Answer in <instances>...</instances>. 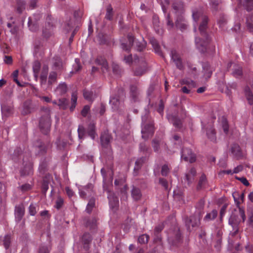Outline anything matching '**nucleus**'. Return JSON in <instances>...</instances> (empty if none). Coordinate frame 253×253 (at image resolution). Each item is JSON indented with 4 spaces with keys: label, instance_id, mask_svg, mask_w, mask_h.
I'll use <instances>...</instances> for the list:
<instances>
[{
    "label": "nucleus",
    "instance_id": "obj_1",
    "mask_svg": "<svg viewBox=\"0 0 253 253\" xmlns=\"http://www.w3.org/2000/svg\"><path fill=\"white\" fill-rule=\"evenodd\" d=\"M192 16L195 22L201 20L199 30L203 39L196 37L195 44L197 49L201 52L204 53L207 51L208 45L211 41V39L207 32L208 18L207 16L203 15L201 12L198 11H193Z\"/></svg>",
    "mask_w": 253,
    "mask_h": 253
},
{
    "label": "nucleus",
    "instance_id": "obj_2",
    "mask_svg": "<svg viewBox=\"0 0 253 253\" xmlns=\"http://www.w3.org/2000/svg\"><path fill=\"white\" fill-rule=\"evenodd\" d=\"M22 152V148L17 147L14 150L11 158L15 162H18L22 157L24 167L20 170L21 175L24 176L31 175L33 173V170L32 164L30 160L31 155L29 153L27 155L26 152L23 153Z\"/></svg>",
    "mask_w": 253,
    "mask_h": 253
},
{
    "label": "nucleus",
    "instance_id": "obj_3",
    "mask_svg": "<svg viewBox=\"0 0 253 253\" xmlns=\"http://www.w3.org/2000/svg\"><path fill=\"white\" fill-rule=\"evenodd\" d=\"M172 12L176 16L175 26L181 31L187 29V24L183 17L184 12L183 3L180 0L175 1L172 4Z\"/></svg>",
    "mask_w": 253,
    "mask_h": 253
},
{
    "label": "nucleus",
    "instance_id": "obj_4",
    "mask_svg": "<svg viewBox=\"0 0 253 253\" xmlns=\"http://www.w3.org/2000/svg\"><path fill=\"white\" fill-rule=\"evenodd\" d=\"M124 60L126 63L129 65L132 62H138L140 64V66L137 68L134 71V75L135 76H142L147 71V63L143 58L139 59L137 56L135 55L133 59L131 54H129L127 56L125 55Z\"/></svg>",
    "mask_w": 253,
    "mask_h": 253
},
{
    "label": "nucleus",
    "instance_id": "obj_5",
    "mask_svg": "<svg viewBox=\"0 0 253 253\" xmlns=\"http://www.w3.org/2000/svg\"><path fill=\"white\" fill-rule=\"evenodd\" d=\"M142 137L147 139L152 136L154 133L153 122L149 118L148 114L142 117Z\"/></svg>",
    "mask_w": 253,
    "mask_h": 253
},
{
    "label": "nucleus",
    "instance_id": "obj_6",
    "mask_svg": "<svg viewBox=\"0 0 253 253\" xmlns=\"http://www.w3.org/2000/svg\"><path fill=\"white\" fill-rule=\"evenodd\" d=\"M50 110L48 109H45L43 110V114L40 119L39 127L43 134H47L50 131Z\"/></svg>",
    "mask_w": 253,
    "mask_h": 253
},
{
    "label": "nucleus",
    "instance_id": "obj_7",
    "mask_svg": "<svg viewBox=\"0 0 253 253\" xmlns=\"http://www.w3.org/2000/svg\"><path fill=\"white\" fill-rule=\"evenodd\" d=\"M201 218L202 217H200L195 214L189 217H186L184 220L187 230L189 232H191L194 230L195 228L199 227L200 225Z\"/></svg>",
    "mask_w": 253,
    "mask_h": 253
},
{
    "label": "nucleus",
    "instance_id": "obj_8",
    "mask_svg": "<svg viewBox=\"0 0 253 253\" xmlns=\"http://www.w3.org/2000/svg\"><path fill=\"white\" fill-rule=\"evenodd\" d=\"M128 44L126 43H122V46L124 50L129 51L131 46L135 45L138 51H141L145 48V44L136 41L133 36L132 35H128L127 36Z\"/></svg>",
    "mask_w": 253,
    "mask_h": 253
},
{
    "label": "nucleus",
    "instance_id": "obj_9",
    "mask_svg": "<svg viewBox=\"0 0 253 253\" xmlns=\"http://www.w3.org/2000/svg\"><path fill=\"white\" fill-rule=\"evenodd\" d=\"M111 139V136L106 132L102 133L100 137L101 144L104 148V151H106L108 155H111L112 154V150L110 145Z\"/></svg>",
    "mask_w": 253,
    "mask_h": 253
},
{
    "label": "nucleus",
    "instance_id": "obj_10",
    "mask_svg": "<svg viewBox=\"0 0 253 253\" xmlns=\"http://www.w3.org/2000/svg\"><path fill=\"white\" fill-rule=\"evenodd\" d=\"M170 56L176 68L180 70H183L184 67L180 54L176 50L172 49L171 51Z\"/></svg>",
    "mask_w": 253,
    "mask_h": 253
},
{
    "label": "nucleus",
    "instance_id": "obj_11",
    "mask_svg": "<svg viewBox=\"0 0 253 253\" xmlns=\"http://www.w3.org/2000/svg\"><path fill=\"white\" fill-rule=\"evenodd\" d=\"M181 159L186 162L193 163L196 161V155L192 152L191 149L184 147L181 151Z\"/></svg>",
    "mask_w": 253,
    "mask_h": 253
},
{
    "label": "nucleus",
    "instance_id": "obj_12",
    "mask_svg": "<svg viewBox=\"0 0 253 253\" xmlns=\"http://www.w3.org/2000/svg\"><path fill=\"white\" fill-rule=\"evenodd\" d=\"M34 145L38 155H42L47 152V150L51 147V144L49 142L44 143L39 140L35 143Z\"/></svg>",
    "mask_w": 253,
    "mask_h": 253
},
{
    "label": "nucleus",
    "instance_id": "obj_13",
    "mask_svg": "<svg viewBox=\"0 0 253 253\" xmlns=\"http://www.w3.org/2000/svg\"><path fill=\"white\" fill-rule=\"evenodd\" d=\"M103 189L104 191H107L108 193V199L109 200V203L110 208L112 209L117 208L119 205L118 198L113 192L106 188V187L104 185L103 186Z\"/></svg>",
    "mask_w": 253,
    "mask_h": 253
},
{
    "label": "nucleus",
    "instance_id": "obj_14",
    "mask_svg": "<svg viewBox=\"0 0 253 253\" xmlns=\"http://www.w3.org/2000/svg\"><path fill=\"white\" fill-rule=\"evenodd\" d=\"M203 129H205L206 131L207 136L210 141L215 142L216 140V132L215 129L213 127L212 124H210L206 127L203 126Z\"/></svg>",
    "mask_w": 253,
    "mask_h": 253
},
{
    "label": "nucleus",
    "instance_id": "obj_15",
    "mask_svg": "<svg viewBox=\"0 0 253 253\" xmlns=\"http://www.w3.org/2000/svg\"><path fill=\"white\" fill-rule=\"evenodd\" d=\"M181 234L179 230H176L173 233V236L168 238L169 243L173 246H178L181 242Z\"/></svg>",
    "mask_w": 253,
    "mask_h": 253
},
{
    "label": "nucleus",
    "instance_id": "obj_16",
    "mask_svg": "<svg viewBox=\"0 0 253 253\" xmlns=\"http://www.w3.org/2000/svg\"><path fill=\"white\" fill-rule=\"evenodd\" d=\"M93 186L91 183H88L86 186L84 187V189H79V194L81 198H85L87 193L89 195H92L93 193Z\"/></svg>",
    "mask_w": 253,
    "mask_h": 253
},
{
    "label": "nucleus",
    "instance_id": "obj_17",
    "mask_svg": "<svg viewBox=\"0 0 253 253\" xmlns=\"http://www.w3.org/2000/svg\"><path fill=\"white\" fill-rule=\"evenodd\" d=\"M239 222L237 219L236 216L235 214H232L229 219V223L232 226L233 229L234 230V231L233 233V235H236L238 232V226Z\"/></svg>",
    "mask_w": 253,
    "mask_h": 253
},
{
    "label": "nucleus",
    "instance_id": "obj_18",
    "mask_svg": "<svg viewBox=\"0 0 253 253\" xmlns=\"http://www.w3.org/2000/svg\"><path fill=\"white\" fill-rule=\"evenodd\" d=\"M96 64L101 65V70L103 73L107 72L108 70V65L106 60L102 56L98 57L95 60Z\"/></svg>",
    "mask_w": 253,
    "mask_h": 253
},
{
    "label": "nucleus",
    "instance_id": "obj_19",
    "mask_svg": "<svg viewBox=\"0 0 253 253\" xmlns=\"http://www.w3.org/2000/svg\"><path fill=\"white\" fill-rule=\"evenodd\" d=\"M164 226L163 224H159L156 226L154 229V241L155 243L161 241V237L160 233L164 229Z\"/></svg>",
    "mask_w": 253,
    "mask_h": 253
},
{
    "label": "nucleus",
    "instance_id": "obj_20",
    "mask_svg": "<svg viewBox=\"0 0 253 253\" xmlns=\"http://www.w3.org/2000/svg\"><path fill=\"white\" fill-rule=\"evenodd\" d=\"M205 206V201L203 199H201L197 204L196 206V211L194 214H197L200 217L203 216L204 213V208Z\"/></svg>",
    "mask_w": 253,
    "mask_h": 253
},
{
    "label": "nucleus",
    "instance_id": "obj_21",
    "mask_svg": "<svg viewBox=\"0 0 253 253\" xmlns=\"http://www.w3.org/2000/svg\"><path fill=\"white\" fill-rule=\"evenodd\" d=\"M238 4L242 5L247 11L253 10V0H237Z\"/></svg>",
    "mask_w": 253,
    "mask_h": 253
},
{
    "label": "nucleus",
    "instance_id": "obj_22",
    "mask_svg": "<svg viewBox=\"0 0 253 253\" xmlns=\"http://www.w3.org/2000/svg\"><path fill=\"white\" fill-rule=\"evenodd\" d=\"M140 95V90L135 85L130 86V95L134 101L137 100Z\"/></svg>",
    "mask_w": 253,
    "mask_h": 253
},
{
    "label": "nucleus",
    "instance_id": "obj_23",
    "mask_svg": "<svg viewBox=\"0 0 253 253\" xmlns=\"http://www.w3.org/2000/svg\"><path fill=\"white\" fill-rule=\"evenodd\" d=\"M196 174V170L195 168H192L185 174V180L188 185L192 183L194 180V177Z\"/></svg>",
    "mask_w": 253,
    "mask_h": 253
},
{
    "label": "nucleus",
    "instance_id": "obj_24",
    "mask_svg": "<svg viewBox=\"0 0 253 253\" xmlns=\"http://www.w3.org/2000/svg\"><path fill=\"white\" fill-rule=\"evenodd\" d=\"M203 69L205 77L206 79L210 78L211 77L213 71V69L210 64L208 62L204 63L203 64Z\"/></svg>",
    "mask_w": 253,
    "mask_h": 253
},
{
    "label": "nucleus",
    "instance_id": "obj_25",
    "mask_svg": "<svg viewBox=\"0 0 253 253\" xmlns=\"http://www.w3.org/2000/svg\"><path fill=\"white\" fill-rule=\"evenodd\" d=\"M33 110L32 102L30 100H27L23 103L22 114L24 115H27L32 112Z\"/></svg>",
    "mask_w": 253,
    "mask_h": 253
},
{
    "label": "nucleus",
    "instance_id": "obj_26",
    "mask_svg": "<svg viewBox=\"0 0 253 253\" xmlns=\"http://www.w3.org/2000/svg\"><path fill=\"white\" fill-rule=\"evenodd\" d=\"M131 195L134 200H139L141 199L142 197V193L140 189L137 187L133 186L131 191Z\"/></svg>",
    "mask_w": 253,
    "mask_h": 253
},
{
    "label": "nucleus",
    "instance_id": "obj_27",
    "mask_svg": "<svg viewBox=\"0 0 253 253\" xmlns=\"http://www.w3.org/2000/svg\"><path fill=\"white\" fill-rule=\"evenodd\" d=\"M2 243L4 248L7 250L10 246L11 242V237L10 235H6L3 237H0V243Z\"/></svg>",
    "mask_w": 253,
    "mask_h": 253
},
{
    "label": "nucleus",
    "instance_id": "obj_28",
    "mask_svg": "<svg viewBox=\"0 0 253 253\" xmlns=\"http://www.w3.org/2000/svg\"><path fill=\"white\" fill-rule=\"evenodd\" d=\"M48 72V66L46 65H44L42 68V71L40 76L41 84H45L46 83Z\"/></svg>",
    "mask_w": 253,
    "mask_h": 253
},
{
    "label": "nucleus",
    "instance_id": "obj_29",
    "mask_svg": "<svg viewBox=\"0 0 253 253\" xmlns=\"http://www.w3.org/2000/svg\"><path fill=\"white\" fill-rule=\"evenodd\" d=\"M244 92L248 103L250 105H253V93L248 86L245 87Z\"/></svg>",
    "mask_w": 253,
    "mask_h": 253
},
{
    "label": "nucleus",
    "instance_id": "obj_30",
    "mask_svg": "<svg viewBox=\"0 0 253 253\" xmlns=\"http://www.w3.org/2000/svg\"><path fill=\"white\" fill-rule=\"evenodd\" d=\"M146 160V157H141L139 159H138L135 163V166L134 168V175H137L139 170L141 169L142 165L145 162Z\"/></svg>",
    "mask_w": 253,
    "mask_h": 253
},
{
    "label": "nucleus",
    "instance_id": "obj_31",
    "mask_svg": "<svg viewBox=\"0 0 253 253\" xmlns=\"http://www.w3.org/2000/svg\"><path fill=\"white\" fill-rule=\"evenodd\" d=\"M87 133L92 139L94 140L97 135L95 131V126L93 123H90L87 128Z\"/></svg>",
    "mask_w": 253,
    "mask_h": 253
},
{
    "label": "nucleus",
    "instance_id": "obj_32",
    "mask_svg": "<svg viewBox=\"0 0 253 253\" xmlns=\"http://www.w3.org/2000/svg\"><path fill=\"white\" fill-rule=\"evenodd\" d=\"M85 226L90 229H94L97 227V219L95 217L88 218L85 221Z\"/></svg>",
    "mask_w": 253,
    "mask_h": 253
},
{
    "label": "nucleus",
    "instance_id": "obj_33",
    "mask_svg": "<svg viewBox=\"0 0 253 253\" xmlns=\"http://www.w3.org/2000/svg\"><path fill=\"white\" fill-rule=\"evenodd\" d=\"M231 152L234 156L237 158L242 156V152L239 145L233 144L231 148Z\"/></svg>",
    "mask_w": 253,
    "mask_h": 253
},
{
    "label": "nucleus",
    "instance_id": "obj_34",
    "mask_svg": "<svg viewBox=\"0 0 253 253\" xmlns=\"http://www.w3.org/2000/svg\"><path fill=\"white\" fill-rule=\"evenodd\" d=\"M15 212L16 220L20 221L24 214V209L21 206H16L15 207Z\"/></svg>",
    "mask_w": 253,
    "mask_h": 253
},
{
    "label": "nucleus",
    "instance_id": "obj_35",
    "mask_svg": "<svg viewBox=\"0 0 253 253\" xmlns=\"http://www.w3.org/2000/svg\"><path fill=\"white\" fill-rule=\"evenodd\" d=\"M91 240V236L89 233H85L83 235L82 237V241L84 244V248L85 250H87L88 249V244L90 243Z\"/></svg>",
    "mask_w": 253,
    "mask_h": 253
},
{
    "label": "nucleus",
    "instance_id": "obj_36",
    "mask_svg": "<svg viewBox=\"0 0 253 253\" xmlns=\"http://www.w3.org/2000/svg\"><path fill=\"white\" fill-rule=\"evenodd\" d=\"M246 25L247 30L253 33V13L247 17Z\"/></svg>",
    "mask_w": 253,
    "mask_h": 253
},
{
    "label": "nucleus",
    "instance_id": "obj_37",
    "mask_svg": "<svg viewBox=\"0 0 253 253\" xmlns=\"http://www.w3.org/2000/svg\"><path fill=\"white\" fill-rule=\"evenodd\" d=\"M67 91V85L65 83L60 84L56 87L55 92L57 94L62 95L66 93Z\"/></svg>",
    "mask_w": 253,
    "mask_h": 253
},
{
    "label": "nucleus",
    "instance_id": "obj_38",
    "mask_svg": "<svg viewBox=\"0 0 253 253\" xmlns=\"http://www.w3.org/2000/svg\"><path fill=\"white\" fill-rule=\"evenodd\" d=\"M232 74L234 77L240 78L243 74L242 67L238 65H234Z\"/></svg>",
    "mask_w": 253,
    "mask_h": 253
},
{
    "label": "nucleus",
    "instance_id": "obj_39",
    "mask_svg": "<svg viewBox=\"0 0 253 253\" xmlns=\"http://www.w3.org/2000/svg\"><path fill=\"white\" fill-rule=\"evenodd\" d=\"M110 103L112 105V109L116 111L118 109L120 102L117 97H111L110 100Z\"/></svg>",
    "mask_w": 253,
    "mask_h": 253
},
{
    "label": "nucleus",
    "instance_id": "obj_40",
    "mask_svg": "<svg viewBox=\"0 0 253 253\" xmlns=\"http://www.w3.org/2000/svg\"><path fill=\"white\" fill-rule=\"evenodd\" d=\"M150 43L152 45L155 52L161 56H162V53L160 50V46L158 42L154 38H151L150 40Z\"/></svg>",
    "mask_w": 253,
    "mask_h": 253
},
{
    "label": "nucleus",
    "instance_id": "obj_41",
    "mask_svg": "<svg viewBox=\"0 0 253 253\" xmlns=\"http://www.w3.org/2000/svg\"><path fill=\"white\" fill-rule=\"evenodd\" d=\"M78 99V94L76 91L73 92L71 95V105L70 108L71 111H73L76 106L77 101Z\"/></svg>",
    "mask_w": 253,
    "mask_h": 253
},
{
    "label": "nucleus",
    "instance_id": "obj_42",
    "mask_svg": "<svg viewBox=\"0 0 253 253\" xmlns=\"http://www.w3.org/2000/svg\"><path fill=\"white\" fill-rule=\"evenodd\" d=\"M68 101L65 98L59 99L58 100V106L60 109L65 110L67 108Z\"/></svg>",
    "mask_w": 253,
    "mask_h": 253
},
{
    "label": "nucleus",
    "instance_id": "obj_43",
    "mask_svg": "<svg viewBox=\"0 0 253 253\" xmlns=\"http://www.w3.org/2000/svg\"><path fill=\"white\" fill-rule=\"evenodd\" d=\"M207 184V178L204 174H203L199 179L198 184L197 185V189H201L205 187Z\"/></svg>",
    "mask_w": 253,
    "mask_h": 253
},
{
    "label": "nucleus",
    "instance_id": "obj_44",
    "mask_svg": "<svg viewBox=\"0 0 253 253\" xmlns=\"http://www.w3.org/2000/svg\"><path fill=\"white\" fill-rule=\"evenodd\" d=\"M84 98L88 101H92L94 99L92 91L84 89L83 92Z\"/></svg>",
    "mask_w": 253,
    "mask_h": 253
},
{
    "label": "nucleus",
    "instance_id": "obj_45",
    "mask_svg": "<svg viewBox=\"0 0 253 253\" xmlns=\"http://www.w3.org/2000/svg\"><path fill=\"white\" fill-rule=\"evenodd\" d=\"M95 200L94 198H91L89 199V202L87 205L86 211L87 213H90L93 208L95 207Z\"/></svg>",
    "mask_w": 253,
    "mask_h": 253
},
{
    "label": "nucleus",
    "instance_id": "obj_46",
    "mask_svg": "<svg viewBox=\"0 0 253 253\" xmlns=\"http://www.w3.org/2000/svg\"><path fill=\"white\" fill-rule=\"evenodd\" d=\"M25 2L23 0H17V11L19 13L22 12L25 8Z\"/></svg>",
    "mask_w": 253,
    "mask_h": 253
},
{
    "label": "nucleus",
    "instance_id": "obj_47",
    "mask_svg": "<svg viewBox=\"0 0 253 253\" xmlns=\"http://www.w3.org/2000/svg\"><path fill=\"white\" fill-rule=\"evenodd\" d=\"M181 83L182 84L188 85V88L194 87L196 86V83L189 79H183L181 81Z\"/></svg>",
    "mask_w": 253,
    "mask_h": 253
},
{
    "label": "nucleus",
    "instance_id": "obj_48",
    "mask_svg": "<svg viewBox=\"0 0 253 253\" xmlns=\"http://www.w3.org/2000/svg\"><path fill=\"white\" fill-rule=\"evenodd\" d=\"M113 11L112 6L111 5H108L106 9L105 18L108 20H111L113 19Z\"/></svg>",
    "mask_w": 253,
    "mask_h": 253
},
{
    "label": "nucleus",
    "instance_id": "obj_49",
    "mask_svg": "<svg viewBox=\"0 0 253 253\" xmlns=\"http://www.w3.org/2000/svg\"><path fill=\"white\" fill-rule=\"evenodd\" d=\"M62 68V62L60 58H56L53 63V69L60 70Z\"/></svg>",
    "mask_w": 253,
    "mask_h": 253
},
{
    "label": "nucleus",
    "instance_id": "obj_50",
    "mask_svg": "<svg viewBox=\"0 0 253 253\" xmlns=\"http://www.w3.org/2000/svg\"><path fill=\"white\" fill-rule=\"evenodd\" d=\"M217 215V211L216 210H212L211 212L207 213L205 216L204 219L206 220H210L214 219Z\"/></svg>",
    "mask_w": 253,
    "mask_h": 253
},
{
    "label": "nucleus",
    "instance_id": "obj_51",
    "mask_svg": "<svg viewBox=\"0 0 253 253\" xmlns=\"http://www.w3.org/2000/svg\"><path fill=\"white\" fill-rule=\"evenodd\" d=\"M173 197L175 199L180 201L183 199V192L182 191L176 189L173 191Z\"/></svg>",
    "mask_w": 253,
    "mask_h": 253
},
{
    "label": "nucleus",
    "instance_id": "obj_52",
    "mask_svg": "<svg viewBox=\"0 0 253 253\" xmlns=\"http://www.w3.org/2000/svg\"><path fill=\"white\" fill-rule=\"evenodd\" d=\"M1 111L2 114L8 116L12 113V108L9 106H2L1 107Z\"/></svg>",
    "mask_w": 253,
    "mask_h": 253
},
{
    "label": "nucleus",
    "instance_id": "obj_53",
    "mask_svg": "<svg viewBox=\"0 0 253 253\" xmlns=\"http://www.w3.org/2000/svg\"><path fill=\"white\" fill-rule=\"evenodd\" d=\"M51 247L49 246L42 245L39 247L38 253H49Z\"/></svg>",
    "mask_w": 253,
    "mask_h": 253
},
{
    "label": "nucleus",
    "instance_id": "obj_54",
    "mask_svg": "<svg viewBox=\"0 0 253 253\" xmlns=\"http://www.w3.org/2000/svg\"><path fill=\"white\" fill-rule=\"evenodd\" d=\"M57 79V73L55 72H51L50 73L48 83L49 84H52L55 82Z\"/></svg>",
    "mask_w": 253,
    "mask_h": 253
},
{
    "label": "nucleus",
    "instance_id": "obj_55",
    "mask_svg": "<svg viewBox=\"0 0 253 253\" xmlns=\"http://www.w3.org/2000/svg\"><path fill=\"white\" fill-rule=\"evenodd\" d=\"M149 236L147 234H142L140 236L138 239V242L140 244H146L147 243Z\"/></svg>",
    "mask_w": 253,
    "mask_h": 253
},
{
    "label": "nucleus",
    "instance_id": "obj_56",
    "mask_svg": "<svg viewBox=\"0 0 253 253\" xmlns=\"http://www.w3.org/2000/svg\"><path fill=\"white\" fill-rule=\"evenodd\" d=\"M75 64L73 66V73H77L79 72L82 68V66L80 63V60L78 58L75 59Z\"/></svg>",
    "mask_w": 253,
    "mask_h": 253
},
{
    "label": "nucleus",
    "instance_id": "obj_57",
    "mask_svg": "<svg viewBox=\"0 0 253 253\" xmlns=\"http://www.w3.org/2000/svg\"><path fill=\"white\" fill-rule=\"evenodd\" d=\"M221 125L224 132L227 134L228 132L229 126L227 120L225 118H222L221 121Z\"/></svg>",
    "mask_w": 253,
    "mask_h": 253
},
{
    "label": "nucleus",
    "instance_id": "obj_58",
    "mask_svg": "<svg viewBox=\"0 0 253 253\" xmlns=\"http://www.w3.org/2000/svg\"><path fill=\"white\" fill-rule=\"evenodd\" d=\"M152 145L154 151L156 152H159L160 149L159 140L157 139H153L152 141Z\"/></svg>",
    "mask_w": 253,
    "mask_h": 253
},
{
    "label": "nucleus",
    "instance_id": "obj_59",
    "mask_svg": "<svg viewBox=\"0 0 253 253\" xmlns=\"http://www.w3.org/2000/svg\"><path fill=\"white\" fill-rule=\"evenodd\" d=\"M90 109L89 105H85L81 111V115L83 117H86L87 115L89 113Z\"/></svg>",
    "mask_w": 253,
    "mask_h": 253
},
{
    "label": "nucleus",
    "instance_id": "obj_60",
    "mask_svg": "<svg viewBox=\"0 0 253 253\" xmlns=\"http://www.w3.org/2000/svg\"><path fill=\"white\" fill-rule=\"evenodd\" d=\"M29 214L32 215H35L37 213L36 205L33 203L31 204L29 207Z\"/></svg>",
    "mask_w": 253,
    "mask_h": 253
},
{
    "label": "nucleus",
    "instance_id": "obj_61",
    "mask_svg": "<svg viewBox=\"0 0 253 253\" xmlns=\"http://www.w3.org/2000/svg\"><path fill=\"white\" fill-rule=\"evenodd\" d=\"M63 203H64V200H63V198H62L61 197H58L56 201L55 207L57 209L59 210L62 207Z\"/></svg>",
    "mask_w": 253,
    "mask_h": 253
},
{
    "label": "nucleus",
    "instance_id": "obj_62",
    "mask_svg": "<svg viewBox=\"0 0 253 253\" xmlns=\"http://www.w3.org/2000/svg\"><path fill=\"white\" fill-rule=\"evenodd\" d=\"M173 125L177 128H180L181 126V121L180 119L177 118L176 117H173L172 119Z\"/></svg>",
    "mask_w": 253,
    "mask_h": 253
},
{
    "label": "nucleus",
    "instance_id": "obj_63",
    "mask_svg": "<svg viewBox=\"0 0 253 253\" xmlns=\"http://www.w3.org/2000/svg\"><path fill=\"white\" fill-rule=\"evenodd\" d=\"M169 172V168L167 165H164L162 166L161 169V174L162 175L166 176Z\"/></svg>",
    "mask_w": 253,
    "mask_h": 253
},
{
    "label": "nucleus",
    "instance_id": "obj_64",
    "mask_svg": "<svg viewBox=\"0 0 253 253\" xmlns=\"http://www.w3.org/2000/svg\"><path fill=\"white\" fill-rule=\"evenodd\" d=\"M41 69V63L39 61H36L34 63L33 66V70L34 73H37L38 72L39 73L40 70Z\"/></svg>",
    "mask_w": 253,
    "mask_h": 253
}]
</instances>
